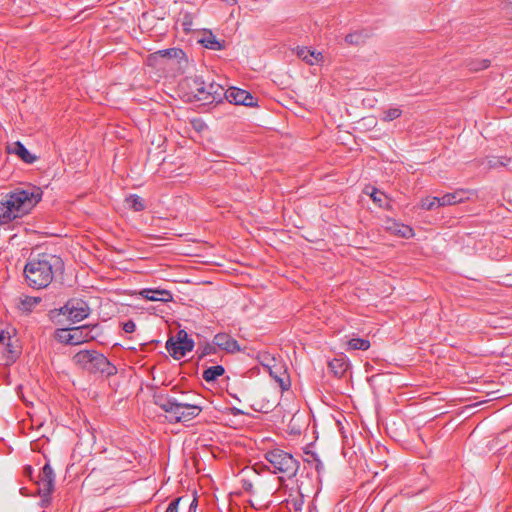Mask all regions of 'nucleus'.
<instances>
[{
  "label": "nucleus",
  "mask_w": 512,
  "mask_h": 512,
  "mask_svg": "<svg viewBox=\"0 0 512 512\" xmlns=\"http://www.w3.org/2000/svg\"><path fill=\"white\" fill-rule=\"evenodd\" d=\"M43 191L35 185L16 188L0 202V225H6L16 218H21L41 201Z\"/></svg>",
  "instance_id": "obj_1"
},
{
  "label": "nucleus",
  "mask_w": 512,
  "mask_h": 512,
  "mask_svg": "<svg viewBox=\"0 0 512 512\" xmlns=\"http://www.w3.org/2000/svg\"><path fill=\"white\" fill-rule=\"evenodd\" d=\"M63 270L64 263L59 256L42 253L36 258L29 259L25 264V281L33 289H43L53 281L56 273H61Z\"/></svg>",
  "instance_id": "obj_2"
},
{
  "label": "nucleus",
  "mask_w": 512,
  "mask_h": 512,
  "mask_svg": "<svg viewBox=\"0 0 512 512\" xmlns=\"http://www.w3.org/2000/svg\"><path fill=\"white\" fill-rule=\"evenodd\" d=\"M73 360L89 373H100L107 377L117 373V368L103 354L95 350L79 351L74 355Z\"/></svg>",
  "instance_id": "obj_3"
},
{
  "label": "nucleus",
  "mask_w": 512,
  "mask_h": 512,
  "mask_svg": "<svg viewBox=\"0 0 512 512\" xmlns=\"http://www.w3.org/2000/svg\"><path fill=\"white\" fill-rule=\"evenodd\" d=\"M265 460L273 467V474H283L288 479L297 475L300 462L291 453L280 448L268 450L264 454Z\"/></svg>",
  "instance_id": "obj_4"
},
{
  "label": "nucleus",
  "mask_w": 512,
  "mask_h": 512,
  "mask_svg": "<svg viewBox=\"0 0 512 512\" xmlns=\"http://www.w3.org/2000/svg\"><path fill=\"white\" fill-rule=\"evenodd\" d=\"M36 484L38 495L41 498L39 502L40 507H49L51 504V494L55 488V473L49 463H46L41 468Z\"/></svg>",
  "instance_id": "obj_5"
},
{
  "label": "nucleus",
  "mask_w": 512,
  "mask_h": 512,
  "mask_svg": "<svg viewBox=\"0 0 512 512\" xmlns=\"http://www.w3.org/2000/svg\"><path fill=\"white\" fill-rule=\"evenodd\" d=\"M51 318H55L56 315H64L73 322H80L87 318L90 314V308L88 304L81 299H70L60 309H54L51 312Z\"/></svg>",
  "instance_id": "obj_6"
},
{
  "label": "nucleus",
  "mask_w": 512,
  "mask_h": 512,
  "mask_svg": "<svg viewBox=\"0 0 512 512\" xmlns=\"http://www.w3.org/2000/svg\"><path fill=\"white\" fill-rule=\"evenodd\" d=\"M153 403L168 414L167 418L170 423H176L175 416L178 415V411L182 408V402L168 394L155 393L153 395Z\"/></svg>",
  "instance_id": "obj_7"
},
{
  "label": "nucleus",
  "mask_w": 512,
  "mask_h": 512,
  "mask_svg": "<svg viewBox=\"0 0 512 512\" xmlns=\"http://www.w3.org/2000/svg\"><path fill=\"white\" fill-rule=\"evenodd\" d=\"M225 99L230 104L243 105L247 107L258 106V99L255 96L250 92L237 87H230L227 89Z\"/></svg>",
  "instance_id": "obj_8"
},
{
  "label": "nucleus",
  "mask_w": 512,
  "mask_h": 512,
  "mask_svg": "<svg viewBox=\"0 0 512 512\" xmlns=\"http://www.w3.org/2000/svg\"><path fill=\"white\" fill-rule=\"evenodd\" d=\"M194 346L195 342L192 338L174 342V337H171L166 342V349L175 360L183 358L188 352L194 349Z\"/></svg>",
  "instance_id": "obj_9"
},
{
  "label": "nucleus",
  "mask_w": 512,
  "mask_h": 512,
  "mask_svg": "<svg viewBox=\"0 0 512 512\" xmlns=\"http://www.w3.org/2000/svg\"><path fill=\"white\" fill-rule=\"evenodd\" d=\"M214 344L217 345L218 349L225 351L226 353L234 354L241 351V347L236 339L225 332L217 333L214 337Z\"/></svg>",
  "instance_id": "obj_10"
},
{
  "label": "nucleus",
  "mask_w": 512,
  "mask_h": 512,
  "mask_svg": "<svg viewBox=\"0 0 512 512\" xmlns=\"http://www.w3.org/2000/svg\"><path fill=\"white\" fill-rule=\"evenodd\" d=\"M96 329H98V324H86L72 327L73 345H79L96 339L97 335L92 334Z\"/></svg>",
  "instance_id": "obj_11"
},
{
  "label": "nucleus",
  "mask_w": 512,
  "mask_h": 512,
  "mask_svg": "<svg viewBox=\"0 0 512 512\" xmlns=\"http://www.w3.org/2000/svg\"><path fill=\"white\" fill-rule=\"evenodd\" d=\"M139 295L149 301L167 303L173 300V295L169 290L159 288H144L139 292Z\"/></svg>",
  "instance_id": "obj_12"
},
{
  "label": "nucleus",
  "mask_w": 512,
  "mask_h": 512,
  "mask_svg": "<svg viewBox=\"0 0 512 512\" xmlns=\"http://www.w3.org/2000/svg\"><path fill=\"white\" fill-rule=\"evenodd\" d=\"M7 152L9 154L17 155L23 162L27 164H33L38 159V157L32 154L20 141H16L7 145Z\"/></svg>",
  "instance_id": "obj_13"
},
{
  "label": "nucleus",
  "mask_w": 512,
  "mask_h": 512,
  "mask_svg": "<svg viewBox=\"0 0 512 512\" xmlns=\"http://www.w3.org/2000/svg\"><path fill=\"white\" fill-rule=\"evenodd\" d=\"M201 411V406L182 402V408H180V411H178V415L175 416L176 423L190 421L196 418L201 413Z\"/></svg>",
  "instance_id": "obj_14"
},
{
  "label": "nucleus",
  "mask_w": 512,
  "mask_h": 512,
  "mask_svg": "<svg viewBox=\"0 0 512 512\" xmlns=\"http://www.w3.org/2000/svg\"><path fill=\"white\" fill-rule=\"evenodd\" d=\"M199 42L205 48L215 51L223 50L226 47V42L224 40H218L211 31H209L208 33H204L203 37Z\"/></svg>",
  "instance_id": "obj_15"
},
{
  "label": "nucleus",
  "mask_w": 512,
  "mask_h": 512,
  "mask_svg": "<svg viewBox=\"0 0 512 512\" xmlns=\"http://www.w3.org/2000/svg\"><path fill=\"white\" fill-rule=\"evenodd\" d=\"M328 367L334 376L341 378L348 370L349 362L345 357H338L329 361Z\"/></svg>",
  "instance_id": "obj_16"
},
{
  "label": "nucleus",
  "mask_w": 512,
  "mask_h": 512,
  "mask_svg": "<svg viewBox=\"0 0 512 512\" xmlns=\"http://www.w3.org/2000/svg\"><path fill=\"white\" fill-rule=\"evenodd\" d=\"M297 55L300 59H302L309 65H313L314 63L319 62L323 59L321 52L310 50L307 47L298 48Z\"/></svg>",
  "instance_id": "obj_17"
},
{
  "label": "nucleus",
  "mask_w": 512,
  "mask_h": 512,
  "mask_svg": "<svg viewBox=\"0 0 512 512\" xmlns=\"http://www.w3.org/2000/svg\"><path fill=\"white\" fill-rule=\"evenodd\" d=\"M208 96L209 104L221 103L226 97V90L220 84L211 82L208 84Z\"/></svg>",
  "instance_id": "obj_18"
},
{
  "label": "nucleus",
  "mask_w": 512,
  "mask_h": 512,
  "mask_svg": "<svg viewBox=\"0 0 512 512\" xmlns=\"http://www.w3.org/2000/svg\"><path fill=\"white\" fill-rule=\"evenodd\" d=\"M440 198V205L441 206H447V205H454L457 203L463 202L466 197V191L465 190H456L452 193H447Z\"/></svg>",
  "instance_id": "obj_19"
},
{
  "label": "nucleus",
  "mask_w": 512,
  "mask_h": 512,
  "mask_svg": "<svg viewBox=\"0 0 512 512\" xmlns=\"http://www.w3.org/2000/svg\"><path fill=\"white\" fill-rule=\"evenodd\" d=\"M370 34L366 29L351 32L345 36V42L348 45L360 46L363 45L369 38Z\"/></svg>",
  "instance_id": "obj_20"
},
{
  "label": "nucleus",
  "mask_w": 512,
  "mask_h": 512,
  "mask_svg": "<svg viewBox=\"0 0 512 512\" xmlns=\"http://www.w3.org/2000/svg\"><path fill=\"white\" fill-rule=\"evenodd\" d=\"M218 352L217 345L214 344V340L210 342H200L198 343L196 355L197 360H204L207 356L215 355Z\"/></svg>",
  "instance_id": "obj_21"
},
{
  "label": "nucleus",
  "mask_w": 512,
  "mask_h": 512,
  "mask_svg": "<svg viewBox=\"0 0 512 512\" xmlns=\"http://www.w3.org/2000/svg\"><path fill=\"white\" fill-rule=\"evenodd\" d=\"M151 58L156 57H163V58H169V59H184L185 58V52L180 48H168L163 50H158L155 53L151 54Z\"/></svg>",
  "instance_id": "obj_22"
},
{
  "label": "nucleus",
  "mask_w": 512,
  "mask_h": 512,
  "mask_svg": "<svg viewBox=\"0 0 512 512\" xmlns=\"http://www.w3.org/2000/svg\"><path fill=\"white\" fill-rule=\"evenodd\" d=\"M225 373V368L222 365L210 366L205 369L202 373V378L208 382H214L218 377L222 376Z\"/></svg>",
  "instance_id": "obj_23"
},
{
  "label": "nucleus",
  "mask_w": 512,
  "mask_h": 512,
  "mask_svg": "<svg viewBox=\"0 0 512 512\" xmlns=\"http://www.w3.org/2000/svg\"><path fill=\"white\" fill-rule=\"evenodd\" d=\"M289 512H302L304 506V495L298 493L296 496H291L285 500Z\"/></svg>",
  "instance_id": "obj_24"
},
{
  "label": "nucleus",
  "mask_w": 512,
  "mask_h": 512,
  "mask_svg": "<svg viewBox=\"0 0 512 512\" xmlns=\"http://www.w3.org/2000/svg\"><path fill=\"white\" fill-rule=\"evenodd\" d=\"M127 207L135 212L143 211L146 207L143 198L136 194H131L125 199Z\"/></svg>",
  "instance_id": "obj_25"
},
{
  "label": "nucleus",
  "mask_w": 512,
  "mask_h": 512,
  "mask_svg": "<svg viewBox=\"0 0 512 512\" xmlns=\"http://www.w3.org/2000/svg\"><path fill=\"white\" fill-rule=\"evenodd\" d=\"M55 339L64 344L73 345L72 328H61L55 331Z\"/></svg>",
  "instance_id": "obj_26"
},
{
  "label": "nucleus",
  "mask_w": 512,
  "mask_h": 512,
  "mask_svg": "<svg viewBox=\"0 0 512 512\" xmlns=\"http://www.w3.org/2000/svg\"><path fill=\"white\" fill-rule=\"evenodd\" d=\"M41 302L40 297L26 296L21 300L19 309L22 312L30 313L32 309Z\"/></svg>",
  "instance_id": "obj_27"
},
{
  "label": "nucleus",
  "mask_w": 512,
  "mask_h": 512,
  "mask_svg": "<svg viewBox=\"0 0 512 512\" xmlns=\"http://www.w3.org/2000/svg\"><path fill=\"white\" fill-rule=\"evenodd\" d=\"M348 350L366 351L370 348V342L364 338H352L347 341Z\"/></svg>",
  "instance_id": "obj_28"
},
{
  "label": "nucleus",
  "mask_w": 512,
  "mask_h": 512,
  "mask_svg": "<svg viewBox=\"0 0 512 512\" xmlns=\"http://www.w3.org/2000/svg\"><path fill=\"white\" fill-rule=\"evenodd\" d=\"M270 375L275 379V381L279 384L282 391L288 390L290 387V379L286 372H281L278 374L277 372L270 369Z\"/></svg>",
  "instance_id": "obj_29"
},
{
  "label": "nucleus",
  "mask_w": 512,
  "mask_h": 512,
  "mask_svg": "<svg viewBox=\"0 0 512 512\" xmlns=\"http://www.w3.org/2000/svg\"><path fill=\"white\" fill-rule=\"evenodd\" d=\"M510 162V158L505 156H489L487 157V166L490 169H496L499 167H505Z\"/></svg>",
  "instance_id": "obj_30"
},
{
  "label": "nucleus",
  "mask_w": 512,
  "mask_h": 512,
  "mask_svg": "<svg viewBox=\"0 0 512 512\" xmlns=\"http://www.w3.org/2000/svg\"><path fill=\"white\" fill-rule=\"evenodd\" d=\"M186 81H187L188 87L191 90V93L193 94V97L196 95V93L198 92L199 89H204V86H203L204 80L200 76L189 77L186 79Z\"/></svg>",
  "instance_id": "obj_31"
},
{
  "label": "nucleus",
  "mask_w": 512,
  "mask_h": 512,
  "mask_svg": "<svg viewBox=\"0 0 512 512\" xmlns=\"http://www.w3.org/2000/svg\"><path fill=\"white\" fill-rule=\"evenodd\" d=\"M368 187L366 188V193L370 195L372 200L377 203L380 207H384L387 203V197L383 192H380L377 188L372 187V191H367Z\"/></svg>",
  "instance_id": "obj_32"
},
{
  "label": "nucleus",
  "mask_w": 512,
  "mask_h": 512,
  "mask_svg": "<svg viewBox=\"0 0 512 512\" xmlns=\"http://www.w3.org/2000/svg\"><path fill=\"white\" fill-rule=\"evenodd\" d=\"M6 358L11 362H15L20 356V349L18 346H14L10 341L6 344Z\"/></svg>",
  "instance_id": "obj_33"
},
{
  "label": "nucleus",
  "mask_w": 512,
  "mask_h": 512,
  "mask_svg": "<svg viewBox=\"0 0 512 512\" xmlns=\"http://www.w3.org/2000/svg\"><path fill=\"white\" fill-rule=\"evenodd\" d=\"M421 207L425 210H433L436 207H441L439 197H426L421 202Z\"/></svg>",
  "instance_id": "obj_34"
},
{
  "label": "nucleus",
  "mask_w": 512,
  "mask_h": 512,
  "mask_svg": "<svg viewBox=\"0 0 512 512\" xmlns=\"http://www.w3.org/2000/svg\"><path fill=\"white\" fill-rule=\"evenodd\" d=\"M468 66L471 71H480V70L486 69L490 66V60L483 59V60L471 61L468 64Z\"/></svg>",
  "instance_id": "obj_35"
},
{
  "label": "nucleus",
  "mask_w": 512,
  "mask_h": 512,
  "mask_svg": "<svg viewBox=\"0 0 512 512\" xmlns=\"http://www.w3.org/2000/svg\"><path fill=\"white\" fill-rule=\"evenodd\" d=\"M204 89H199L194 99L196 101L203 102L204 104H209V96H208V84L203 82Z\"/></svg>",
  "instance_id": "obj_36"
},
{
  "label": "nucleus",
  "mask_w": 512,
  "mask_h": 512,
  "mask_svg": "<svg viewBox=\"0 0 512 512\" xmlns=\"http://www.w3.org/2000/svg\"><path fill=\"white\" fill-rule=\"evenodd\" d=\"M401 114L402 111L399 108H390L384 112L383 120L392 121L399 118Z\"/></svg>",
  "instance_id": "obj_37"
},
{
  "label": "nucleus",
  "mask_w": 512,
  "mask_h": 512,
  "mask_svg": "<svg viewBox=\"0 0 512 512\" xmlns=\"http://www.w3.org/2000/svg\"><path fill=\"white\" fill-rule=\"evenodd\" d=\"M397 234H400L404 238H409L413 235V231L409 226L402 225V227L397 231Z\"/></svg>",
  "instance_id": "obj_38"
},
{
  "label": "nucleus",
  "mask_w": 512,
  "mask_h": 512,
  "mask_svg": "<svg viewBox=\"0 0 512 512\" xmlns=\"http://www.w3.org/2000/svg\"><path fill=\"white\" fill-rule=\"evenodd\" d=\"M136 329V324L133 320H128L123 324V330L126 333H133Z\"/></svg>",
  "instance_id": "obj_39"
},
{
  "label": "nucleus",
  "mask_w": 512,
  "mask_h": 512,
  "mask_svg": "<svg viewBox=\"0 0 512 512\" xmlns=\"http://www.w3.org/2000/svg\"><path fill=\"white\" fill-rule=\"evenodd\" d=\"M189 338L190 337L185 330H179L174 338V342H180Z\"/></svg>",
  "instance_id": "obj_40"
},
{
  "label": "nucleus",
  "mask_w": 512,
  "mask_h": 512,
  "mask_svg": "<svg viewBox=\"0 0 512 512\" xmlns=\"http://www.w3.org/2000/svg\"><path fill=\"white\" fill-rule=\"evenodd\" d=\"M181 501V498H177L173 500L167 507L166 512H178V505Z\"/></svg>",
  "instance_id": "obj_41"
},
{
  "label": "nucleus",
  "mask_w": 512,
  "mask_h": 512,
  "mask_svg": "<svg viewBox=\"0 0 512 512\" xmlns=\"http://www.w3.org/2000/svg\"><path fill=\"white\" fill-rule=\"evenodd\" d=\"M311 455L316 462L315 469L318 473H320V471L323 469V463L315 453H312Z\"/></svg>",
  "instance_id": "obj_42"
},
{
  "label": "nucleus",
  "mask_w": 512,
  "mask_h": 512,
  "mask_svg": "<svg viewBox=\"0 0 512 512\" xmlns=\"http://www.w3.org/2000/svg\"><path fill=\"white\" fill-rule=\"evenodd\" d=\"M11 340L9 334H6L4 331L0 332V343L6 345L7 342Z\"/></svg>",
  "instance_id": "obj_43"
},
{
  "label": "nucleus",
  "mask_w": 512,
  "mask_h": 512,
  "mask_svg": "<svg viewBox=\"0 0 512 512\" xmlns=\"http://www.w3.org/2000/svg\"><path fill=\"white\" fill-rule=\"evenodd\" d=\"M196 507H197V499L194 498L190 504V507H189V512H194L196 510Z\"/></svg>",
  "instance_id": "obj_44"
},
{
  "label": "nucleus",
  "mask_w": 512,
  "mask_h": 512,
  "mask_svg": "<svg viewBox=\"0 0 512 512\" xmlns=\"http://www.w3.org/2000/svg\"><path fill=\"white\" fill-rule=\"evenodd\" d=\"M231 411H232V414H233L234 416L244 414V412H243L242 410H240V409H238V408H235V407H234V408H232V409H231Z\"/></svg>",
  "instance_id": "obj_45"
},
{
  "label": "nucleus",
  "mask_w": 512,
  "mask_h": 512,
  "mask_svg": "<svg viewBox=\"0 0 512 512\" xmlns=\"http://www.w3.org/2000/svg\"><path fill=\"white\" fill-rule=\"evenodd\" d=\"M93 478V474L91 473L90 475L87 476L86 480L87 482H90Z\"/></svg>",
  "instance_id": "obj_46"
},
{
  "label": "nucleus",
  "mask_w": 512,
  "mask_h": 512,
  "mask_svg": "<svg viewBox=\"0 0 512 512\" xmlns=\"http://www.w3.org/2000/svg\"><path fill=\"white\" fill-rule=\"evenodd\" d=\"M507 5L512 6V0H506Z\"/></svg>",
  "instance_id": "obj_47"
},
{
  "label": "nucleus",
  "mask_w": 512,
  "mask_h": 512,
  "mask_svg": "<svg viewBox=\"0 0 512 512\" xmlns=\"http://www.w3.org/2000/svg\"><path fill=\"white\" fill-rule=\"evenodd\" d=\"M228 3H229V4H235V3H236V0H228Z\"/></svg>",
  "instance_id": "obj_48"
},
{
  "label": "nucleus",
  "mask_w": 512,
  "mask_h": 512,
  "mask_svg": "<svg viewBox=\"0 0 512 512\" xmlns=\"http://www.w3.org/2000/svg\"><path fill=\"white\" fill-rule=\"evenodd\" d=\"M313 510H314V509H313L312 507H310L309 512H313Z\"/></svg>",
  "instance_id": "obj_49"
}]
</instances>
